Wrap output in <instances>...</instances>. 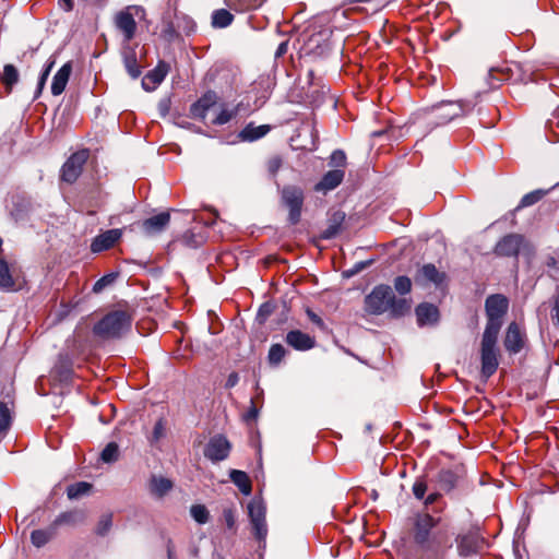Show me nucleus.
I'll return each instance as SVG.
<instances>
[{
	"mask_svg": "<svg viewBox=\"0 0 559 559\" xmlns=\"http://www.w3.org/2000/svg\"><path fill=\"white\" fill-rule=\"evenodd\" d=\"M345 176L343 169H333L328 171L322 179L316 185V191H330L341 185Z\"/></svg>",
	"mask_w": 559,
	"mask_h": 559,
	"instance_id": "nucleus-22",
	"label": "nucleus"
},
{
	"mask_svg": "<svg viewBox=\"0 0 559 559\" xmlns=\"http://www.w3.org/2000/svg\"><path fill=\"white\" fill-rule=\"evenodd\" d=\"M239 381V376L237 372H231L225 383V386L227 389L234 388Z\"/></svg>",
	"mask_w": 559,
	"mask_h": 559,
	"instance_id": "nucleus-55",
	"label": "nucleus"
},
{
	"mask_svg": "<svg viewBox=\"0 0 559 559\" xmlns=\"http://www.w3.org/2000/svg\"><path fill=\"white\" fill-rule=\"evenodd\" d=\"M11 421L10 411L3 402H0V432L9 428Z\"/></svg>",
	"mask_w": 559,
	"mask_h": 559,
	"instance_id": "nucleus-44",
	"label": "nucleus"
},
{
	"mask_svg": "<svg viewBox=\"0 0 559 559\" xmlns=\"http://www.w3.org/2000/svg\"><path fill=\"white\" fill-rule=\"evenodd\" d=\"M231 481L239 488L243 495H250L252 490L251 480L247 473L238 469L229 472Z\"/></svg>",
	"mask_w": 559,
	"mask_h": 559,
	"instance_id": "nucleus-32",
	"label": "nucleus"
},
{
	"mask_svg": "<svg viewBox=\"0 0 559 559\" xmlns=\"http://www.w3.org/2000/svg\"><path fill=\"white\" fill-rule=\"evenodd\" d=\"M112 526V515L110 513L103 514L96 525L95 533L105 536Z\"/></svg>",
	"mask_w": 559,
	"mask_h": 559,
	"instance_id": "nucleus-41",
	"label": "nucleus"
},
{
	"mask_svg": "<svg viewBox=\"0 0 559 559\" xmlns=\"http://www.w3.org/2000/svg\"><path fill=\"white\" fill-rule=\"evenodd\" d=\"M169 221L170 214L168 212H163L146 218L142 223V227L147 235H153L162 231L168 225Z\"/></svg>",
	"mask_w": 559,
	"mask_h": 559,
	"instance_id": "nucleus-23",
	"label": "nucleus"
},
{
	"mask_svg": "<svg viewBox=\"0 0 559 559\" xmlns=\"http://www.w3.org/2000/svg\"><path fill=\"white\" fill-rule=\"evenodd\" d=\"M503 345L510 354H518L524 347V334L515 322H511L507 329Z\"/></svg>",
	"mask_w": 559,
	"mask_h": 559,
	"instance_id": "nucleus-16",
	"label": "nucleus"
},
{
	"mask_svg": "<svg viewBox=\"0 0 559 559\" xmlns=\"http://www.w3.org/2000/svg\"><path fill=\"white\" fill-rule=\"evenodd\" d=\"M270 129L269 124L254 126L253 123H249L240 131L239 138L242 141H257L266 135Z\"/></svg>",
	"mask_w": 559,
	"mask_h": 559,
	"instance_id": "nucleus-29",
	"label": "nucleus"
},
{
	"mask_svg": "<svg viewBox=\"0 0 559 559\" xmlns=\"http://www.w3.org/2000/svg\"><path fill=\"white\" fill-rule=\"evenodd\" d=\"M478 96L476 95L471 99H462L459 102H447L442 103L431 111V121L436 124H444L450 122L456 117L471 112L478 103Z\"/></svg>",
	"mask_w": 559,
	"mask_h": 559,
	"instance_id": "nucleus-4",
	"label": "nucleus"
},
{
	"mask_svg": "<svg viewBox=\"0 0 559 559\" xmlns=\"http://www.w3.org/2000/svg\"><path fill=\"white\" fill-rule=\"evenodd\" d=\"M72 71L71 63H64L55 74L51 83V93L58 96L63 93Z\"/></svg>",
	"mask_w": 559,
	"mask_h": 559,
	"instance_id": "nucleus-24",
	"label": "nucleus"
},
{
	"mask_svg": "<svg viewBox=\"0 0 559 559\" xmlns=\"http://www.w3.org/2000/svg\"><path fill=\"white\" fill-rule=\"evenodd\" d=\"M394 288L395 290L401 294V295H405V294H408L412 289V281L409 277L407 276H397L395 280H394Z\"/></svg>",
	"mask_w": 559,
	"mask_h": 559,
	"instance_id": "nucleus-43",
	"label": "nucleus"
},
{
	"mask_svg": "<svg viewBox=\"0 0 559 559\" xmlns=\"http://www.w3.org/2000/svg\"><path fill=\"white\" fill-rule=\"evenodd\" d=\"M415 312L417 317V323L420 326L432 325L439 320V310L432 304H420L417 306Z\"/></svg>",
	"mask_w": 559,
	"mask_h": 559,
	"instance_id": "nucleus-20",
	"label": "nucleus"
},
{
	"mask_svg": "<svg viewBox=\"0 0 559 559\" xmlns=\"http://www.w3.org/2000/svg\"><path fill=\"white\" fill-rule=\"evenodd\" d=\"M122 61L128 74L132 79H138L142 73V68L138 62L134 48L126 47L122 50Z\"/></svg>",
	"mask_w": 559,
	"mask_h": 559,
	"instance_id": "nucleus-25",
	"label": "nucleus"
},
{
	"mask_svg": "<svg viewBox=\"0 0 559 559\" xmlns=\"http://www.w3.org/2000/svg\"><path fill=\"white\" fill-rule=\"evenodd\" d=\"M85 512L74 509L60 513L51 523L58 531L60 526H76L85 521Z\"/></svg>",
	"mask_w": 559,
	"mask_h": 559,
	"instance_id": "nucleus-21",
	"label": "nucleus"
},
{
	"mask_svg": "<svg viewBox=\"0 0 559 559\" xmlns=\"http://www.w3.org/2000/svg\"><path fill=\"white\" fill-rule=\"evenodd\" d=\"M132 324V317L123 310H115L102 318L93 328L96 336L109 340L119 338L128 332Z\"/></svg>",
	"mask_w": 559,
	"mask_h": 559,
	"instance_id": "nucleus-2",
	"label": "nucleus"
},
{
	"mask_svg": "<svg viewBox=\"0 0 559 559\" xmlns=\"http://www.w3.org/2000/svg\"><path fill=\"white\" fill-rule=\"evenodd\" d=\"M181 241L188 247H198L201 243L200 240L194 239V235L190 231L185 233Z\"/></svg>",
	"mask_w": 559,
	"mask_h": 559,
	"instance_id": "nucleus-51",
	"label": "nucleus"
},
{
	"mask_svg": "<svg viewBox=\"0 0 559 559\" xmlns=\"http://www.w3.org/2000/svg\"><path fill=\"white\" fill-rule=\"evenodd\" d=\"M556 263H557V261H556V259H555V258H552V257H550V258L548 259V261H547V265H548V266H555V265H556Z\"/></svg>",
	"mask_w": 559,
	"mask_h": 559,
	"instance_id": "nucleus-62",
	"label": "nucleus"
},
{
	"mask_svg": "<svg viewBox=\"0 0 559 559\" xmlns=\"http://www.w3.org/2000/svg\"><path fill=\"white\" fill-rule=\"evenodd\" d=\"M416 285L441 287L447 282V274L436 267L432 263L424 264L414 276Z\"/></svg>",
	"mask_w": 559,
	"mask_h": 559,
	"instance_id": "nucleus-11",
	"label": "nucleus"
},
{
	"mask_svg": "<svg viewBox=\"0 0 559 559\" xmlns=\"http://www.w3.org/2000/svg\"><path fill=\"white\" fill-rule=\"evenodd\" d=\"M116 273L104 275L103 277L95 282L93 286V292L96 294L102 293L106 287L110 286L116 281Z\"/></svg>",
	"mask_w": 559,
	"mask_h": 559,
	"instance_id": "nucleus-42",
	"label": "nucleus"
},
{
	"mask_svg": "<svg viewBox=\"0 0 559 559\" xmlns=\"http://www.w3.org/2000/svg\"><path fill=\"white\" fill-rule=\"evenodd\" d=\"M459 555L468 557L484 548L485 539L477 532L460 534L455 538Z\"/></svg>",
	"mask_w": 559,
	"mask_h": 559,
	"instance_id": "nucleus-14",
	"label": "nucleus"
},
{
	"mask_svg": "<svg viewBox=\"0 0 559 559\" xmlns=\"http://www.w3.org/2000/svg\"><path fill=\"white\" fill-rule=\"evenodd\" d=\"M499 334L483 333L480 341V374L487 380L499 367Z\"/></svg>",
	"mask_w": 559,
	"mask_h": 559,
	"instance_id": "nucleus-3",
	"label": "nucleus"
},
{
	"mask_svg": "<svg viewBox=\"0 0 559 559\" xmlns=\"http://www.w3.org/2000/svg\"><path fill=\"white\" fill-rule=\"evenodd\" d=\"M287 48H288L287 41L281 43L275 51V57L281 58L282 56H284L287 52Z\"/></svg>",
	"mask_w": 559,
	"mask_h": 559,
	"instance_id": "nucleus-58",
	"label": "nucleus"
},
{
	"mask_svg": "<svg viewBox=\"0 0 559 559\" xmlns=\"http://www.w3.org/2000/svg\"><path fill=\"white\" fill-rule=\"evenodd\" d=\"M548 193V190L544 189H537L534 191H531L526 193L520 201V204L518 205L516 210H520L522 207H527L536 204L538 201H540L546 194Z\"/></svg>",
	"mask_w": 559,
	"mask_h": 559,
	"instance_id": "nucleus-37",
	"label": "nucleus"
},
{
	"mask_svg": "<svg viewBox=\"0 0 559 559\" xmlns=\"http://www.w3.org/2000/svg\"><path fill=\"white\" fill-rule=\"evenodd\" d=\"M382 133H383V132H373V133H372V135H373V136H379V135H381Z\"/></svg>",
	"mask_w": 559,
	"mask_h": 559,
	"instance_id": "nucleus-63",
	"label": "nucleus"
},
{
	"mask_svg": "<svg viewBox=\"0 0 559 559\" xmlns=\"http://www.w3.org/2000/svg\"><path fill=\"white\" fill-rule=\"evenodd\" d=\"M55 66V60L51 59L47 62L44 71L41 72L40 76H39V80H38V84H37V94H40L45 84H46V81L50 74V71L51 69L53 68Z\"/></svg>",
	"mask_w": 559,
	"mask_h": 559,
	"instance_id": "nucleus-45",
	"label": "nucleus"
},
{
	"mask_svg": "<svg viewBox=\"0 0 559 559\" xmlns=\"http://www.w3.org/2000/svg\"><path fill=\"white\" fill-rule=\"evenodd\" d=\"M164 34L167 38L171 39L175 36H177V33L171 24H168L167 27L164 29Z\"/></svg>",
	"mask_w": 559,
	"mask_h": 559,
	"instance_id": "nucleus-59",
	"label": "nucleus"
},
{
	"mask_svg": "<svg viewBox=\"0 0 559 559\" xmlns=\"http://www.w3.org/2000/svg\"><path fill=\"white\" fill-rule=\"evenodd\" d=\"M217 95L213 91H209L203 94L195 103L190 107V114L193 118L204 119L207 111L216 105Z\"/></svg>",
	"mask_w": 559,
	"mask_h": 559,
	"instance_id": "nucleus-19",
	"label": "nucleus"
},
{
	"mask_svg": "<svg viewBox=\"0 0 559 559\" xmlns=\"http://www.w3.org/2000/svg\"><path fill=\"white\" fill-rule=\"evenodd\" d=\"M411 310V301L405 298H395L393 295L392 300H390L389 310L391 316L399 318L405 316Z\"/></svg>",
	"mask_w": 559,
	"mask_h": 559,
	"instance_id": "nucleus-33",
	"label": "nucleus"
},
{
	"mask_svg": "<svg viewBox=\"0 0 559 559\" xmlns=\"http://www.w3.org/2000/svg\"><path fill=\"white\" fill-rule=\"evenodd\" d=\"M509 308V300L501 294H495L487 297L485 301V310L487 323L485 333L499 334L502 326V319Z\"/></svg>",
	"mask_w": 559,
	"mask_h": 559,
	"instance_id": "nucleus-5",
	"label": "nucleus"
},
{
	"mask_svg": "<svg viewBox=\"0 0 559 559\" xmlns=\"http://www.w3.org/2000/svg\"><path fill=\"white\" fill-rule=\"evenodd\" d=\"M224 518L227 523V526L233 527L235 524L234 512L230 509L224 510Z\"/></svg>",
	"mask_w": 559,
	"mask_h": 559,
	"instance_id": "nucleus-57",
	"label": "nucleus"
},
{
	"mask_svg": "<svg viewBox=\"0 0 559 559\" xmlns=\"http://www.w3.org/2000/svg\"><path fill=\"white\" fill-rule=\"evenodd\" d=\"M459 481V475L451 469H442L439 472L437 483L439 487L449 492L454 489Z\"/></svg>",
	"mask_w": 559,
	"mask_h": 559,
	"instance_id": "nucleus-31",
	"label": "nucleus"
},
{
	"mask_svg": "<svg viewBox=\"0 0 559 559\" xmlns=\"http://www.w3.org/2000/svg\"><path fill=\"white\" fill-rule=\"evenodd\" d=\"M233 118V112L228 109H223L216 118L213 120V123L216 126H223L229 122Z\"/></svg>",
	"mask_w": 559,
	"mask_h": 559,
	"instance_id": "nucleus-48",
	"label": "nucleus"
},
{
	"mask_svg": "<svg viewBox=\"0 0 559 559\" xmlns=\"http://www.w3.org/2000/svg\"><path fill=\"white\" fill-rule=\"evenodd\" d=\"M392 298L393 292L389 285H378L366 296L365 310L370 314H382L389 310Z\"/></svg>",
	"mask_w": 559,
	"mask_h": 559,
	"instance_id": "nucleus-8",
	"label": "nucleus"
},
{
	"mask_svg": "<svg viewBox=\"0 0 559 559\" xmlns=\"http://www.w3.org/2000/svg\"><path fill=\"white\" fill-rule=\"evenodd\" d=\"M91 489L92 485L90 483L79 481L67 488V496L70 500L79 499L80 497L88 493Z\"/></svg>",
	"mask_w": 559,
	"mask_h": 559,
	"instance_id": "nucleus-36",
	"label": "nucleus"
},
{
	"mask_svg": "<svg viewBox=\"0 0 559 559\" xmlns=\"http://www.w3.org/2000/svg\"><path fill=\"white\" fill-rule=\"evenodd\" d=\"M281 200L283 205L289 211V223L292 225L298 224L305 200L302 189L296 186H285L281 191Z\"/></svg>",
	"mask_w": 559,
	"mask_h": 559,
	"instance_id": "nucleus-6",
	"label": "nucleus"
},
{
	"mask_svg": "<svg viewBox=\"0 0 559 559\" xmlns=\"http://www.w3.org/2000/svg\"><path fill=\"white\" fill-rule=\"evenodd\" d=\"M190 514L199 524H205L210 519L209 510L203 504H193Z\"/></svg>",
	"mask_w": 559,
	"mask_h": 559,
	"instance_id": "nucleus-39",
	"label": "nucleus"
},
{
	"mask_svg": "<svg viewBox=\"0 0 559 559\" xmlns=\"http://www.w3.org/2000/svg\"><path fill=\"white\" fill-rule=\"evenodd\" d=\"M14 272V266L0 258V289L5 292L15 290Z\"/></svg>",
	"mask_w": 559,
	"mask_h": 559,
	"instance_id": "nucleus-26",
	"label": "nucleus"
},
{
	"mask_svg": "<svg viewBox=\"0 0 559 559\" xmlns=\"http://www.w3.org/2000/svg\"><path fill=\"white\" fill-rule=\"evenodd\" d=\"M440 497H441V495L439 492H432V493L428 495L424 500L425 507L433 504L435 502H437L440 499Z\"/></svg>",
	"mask_w": 559,
	"mask_h": 559,
	"instance_id": "nucleus-56",
	"label": "nucleus"
},
{
	"mask_svg": "<svg viewBox=\"0 0 559 559\" xmlns=\"http://www.w3.org/2000/svg\"><path fill=\"white\" fill-rule=\"evenodd\" d=\"M19 71L13 64H5L1 75V82L10 92L14 84L19 82Z\"/></svg>",
	"mask_w": 559,
	"mask_h": 559,
	"instance_id": "nucleus-34",
	"label": "nucleus"
},
{
	"mask_svg": "<svg viewBox=\"0 0 559 559\" xmlns=\"http://www.w3.org/2000/svg\"><path fill=\"white\" fill-rule=\"evenodd\" d=\"M525 246V238L522 235L509 234L496 243L493 252L498 257L516 258Z\"/></svg>",
	"mask_w": 559,
	"mask_h": 559,
	"instance_id": "nucleus-10",
	"label": "nucleus"
},
{
	"mask_svg": "<svg viewBox=\"0 0 559 559\" xmlns=\"http://www.w3.org/2000/svg\"><path fill=\"white\" fill-rule=\"evenodd\" d=\"M258 417V408L254 404L253 399H251V406L249 407L247 414L245 415V418L247 420H253Z\"/></svg>",
	"mask_w": 559,
	"mask_h": 559,
	"instance_id": "nucleus-53",
	"label": "nucleus"
},
{
	"mask_svg": "<svg viewBox=\"0 0 559 559\" xmlns=\"http://www.w3.org/2000/svg\"><path fill=\"white\" fill-rule=\"evenodd\" d=\"M286 343L296 350L305 352L316 346V338L300 330H292L286 334Z\"/></svg>",
	"mask_w": 559,
	"mask_h": 559,
	"instance_id": "nucleus-17",
	"label": "nucleus"
},
{
	"mask_svg": "<svg viewBox=\"0 0 559 559\" xmlns=\"http://www.w3.org/2000/svg\"><path fill=\"white\" fill-rule=\"evenodd\" d=\"M248 512L255 537L263 540L267 535L265 507L261 501L253 500L248 504Z\"/></svg>",
	"mask_w": 559,
	"mask_h": 559,
	"instance_id": "nucleus-13",
	"label": "nucleus"
},
{
	"mask_svg": "<svg viewBox=\"0 0 559 559\" xmlns=\"http://www.w3.org/2000/svg\"><path fill=\"white\" fill-rule=\"evenodd\" d=\"M282 167V158L280 156H273L267 160V170L270 174L275 175Z\"/></svg>",
	"mask_w": 559,
	"mask_h": 559,
	"instance_id": "nucleus-49",
	"label": "nucleus"
},
{
	"mask_svg": "<svg viewBox=\"0 0 559 559\" xmlns=\"http://www.w3.org/2000/svg\"><path fill=\"white\" fill-rule=\"evenodd\" d=\"M140 13H144L143 8L139 5H129L115 15V26L122 33L123 39L127 43L132 40L135 36L138 28L135 16Z\"/></svg>",
	"mask_w": 559,
	"mask_h": 559,
	"instance_id": "nucleus-7",
	"label": "nucleus"
},
{
	"mask_svg": "<svg viewBox=\"0 0 559 559\" xmlns=\"http://www.w3.org/2000/svg\"><path fill=\"white\" fill-rule=\"evenodd\" d=\"M427 491V484L423 479H417L413 485V493L415 498L418 500H423L425 498V493Z\"/></svg>",
	"mask_w": 559,
	"mask_h": 559,
	"instance_id": "nucleus-47",
	"label": "nucleus"
},
{
	"mask_svg": "<svg viewBox=\"0 0 559 559\" xmlns=\"http://www.w3.org/2000/svg\"><path fill=\"white\" fill-rule=\"evenodd\" d=\"M167 556H168V559H175L174 558V544L170 539L167 542Z\"/></svg>",
	"mask_w": 559,
	"mask_h": 559,
	"instance_id": "nucleus-61",
	"label": "nucleus"
},
{
	"mask_svg": "<svg viewBox=\"0 0 559 559\" xmlns=\"http://www.w3.org/2000/svg\"><path fill=\"white\" fill-rule=\"evenodd\" d=\"M330 165L336 167H345L346 165V155L342 150H335L330 156Z\"/></svg>",
	"mask_w": 559,
	"mask_h": 559,
	"instance_id": "nucleus-46",
	"label": "nucleus"
},
{
	"mask_svg": "<svg viewBox=\"0 0 559 559\" xmlns=\"http://www.w3.org/2000/svg\"><path fill=\"white\" fill-rule=\"evenodd\" d=\"M286 355V349L281 344H273L269 350V362L271 365H278Z\"/></svg>",
	"mask_w": 559,
	"mask_h": 559,
	"instance_id": "nucleus-40",
	"label": "nucleus"
},
{
	"mask_svg": "<svg viewBox=\"0 0 559 559\" xmlns=\"http://www.w3.org/2000/svg\"><path fill=\"white\" fill-rule=\"evenodd\" d=\"M57 532L58 531L51 523L47 528L33 531L31 542L37 548L44 547L57 535Z\"/></svg>",
	"mask_w": 559,
	"mask_h": 559,
	"instance_id": "nucleus-30",
	"label": "nucleus"
},
{
	"mask_svg": "<svg viewBox=\"0 0 559 559\" xmlns=\"http://www.w3.org/2000/svg\"><path fill=\"white\" fill-rule=\"evenodd\" d=\"M173 481L163 476L153 475L150 479V492L156 498H163L173 489Z\"/></svg>",
	"mask_w": 559,
	"mask_h": 559,
	"instance_id": "nucleus-28",
	"label": "nucleus"
},
{
	"mask_svg": "<svg viewBox=\"0 0 559 559\" xmlns=\"http://www.w3.org/2000/svg\"><path fill=\"white\" fill-rule=\"evenodd\" d=\"M234 15L225 9L215 10L212 14V25L217 28H224L231 24Z\"/></svg>",
	"mask_w": 559,
	"mask_h": 559,
	"instance_id": "nucleus-35",
	"label": "nucleus"
},
{
	"mask_svg": "<svg viewBox=\"0 0 559 559\" xmlns=\"http://www.w3.org/2000/svg\"><path fill=\"white\" fill-rule=\"evenodd\" d=\"M344 219L345 214L343 212H334L329 218L328 227L321 233V239L329 240L334 238L341 231Z\"/></svg>",
	"mask_w": 559,
	"mask_h": 559,
	"instance_id": "nucleus-27",
	"label": "nucleus"
},
{
	"mask_svg": "<svg viewBox=\"0 0 559 559\" xmlns=\"http://www.w3.org/2000/svg\"><path fill=\"white\" fill-rule=\"evenodd\" d=\"M121 235V229H109L102 233L93 239L91 243L92 252L98 253L110 249L120 239Z\"/></svg>",
	"mask_w": 559,
	"mask_h": 559,
	"instance_id": "nucleus-18",
	"label": "nucleus"
},
{
	"mask_svg": "<svg viewBox=\"0 0 559 559\" xmlns=\"http://www.w3.org/2000/svg\"><path fill=\"white\" fill-rule=\"evenodd\" d=\"M409 537L423 559H444L452 548L450 525L426 511L412 516Z\"/></svg>",
	"mask_w": 559,
	"mask_h": 559,
	"instance_id": "nucleus-1",
	"label": "nucleus"
},
{
	"mask_svg": "<svg viewBox=\"0 0 559 559\" xmlns=\"http://www.w3.org/2000/svg\"><path fill=\"white\" fill-rule=\"evenodd\" d=\"M307 316L309 318V320L316 324L318 328H320L321 330H325V324H324V321L321 319V317H319L316 312H313L312 310L308 309L307 310Z\"/></svg>",
	"mask_w": 559,
	"mask_h": 559,
	"instance_id": "nucleus-50",
	"label": "nucleus"
},
{
	"mask_svg": "<svg viewBox=\"0 0 559 559\" xmlns=\"http://www.w3.org/2000/svg\"><path fill=\"white\" fill-rule=\"evenodd\" d=\"M60 5L64 11L70 12L73 9V0H60Z\"/></svg>",
	"mask_w": 559,
	"mask_h": 559,
	"instance_id": "nucleus-60",
	"label": "nucleus"
},
{
	"mask_svg": "<svg viewBox=\"0 0 559 559\" xmlns=\"http://www.w3.org/2000/svg\"><path fill=\"white\" fill-rule=\"evenodd\" d=\"M119 457V447L116 442H109L100 453V459L105 463H114Z\"/></svg>",
	"mask_w": 559,
	"mask_h": 559,
	"instance_id": "nucleus-38",
	"label": "nucleus"
},
{
	"mask_svg": "<svg viewBox=\"0 0 559 559\" xmlns=\"http://www.w3.org/2000/svg\"><path fill=\"white\" fill-rule=\"evenodd\" d=\"M170 70V66L160 60L156 67L148 71L142 80V86L145 91L155 90L166 78Z\"/></svg>",
	"mask_w": 559,
	"mask_h": 559,
	"instance_id": "nucleus-15",
	"label": "nucleus"
},
{
	"mask_svg": "<svg viewBox=\"0 0 559 559\" xmlns=\"http://www.w3.org/2000/svg\"><path fill=\"white\" fill-rule=\"evenodd\" d=\"M90 157L88 150H80L73 153L61 168V179L68 183H73L80 177L84 164Z\"/></svg>",
	"mask_w": 559,
	"mask_h": 559,
	"instance_id": "nucleus-9",
	"label": "nucleus"
},
{
	"mask_svg": "<svg viewBox=\"0 0 559 559\" xmlns=\"http://www.w3.org/2000/svg\"><path fill=\"white\" fill-rule=\"evenodd\" d=\"M551 320L555 324L559 325V298L555 300L554 307L551 309Z\"/></svg>",
	"mask_w": 559,
	"mask_h": 559,
	"instance_id": "nucleus-54",
	"label": "nucleus"
},
{
	"mask_svg": "<svg viewBox=\"0 0 559 559\" xmlns=\"http://www.w3.org/2000/svg\"><path fill=\"white\" fill-rule=\"evenodd\" d=\"M231 444L223 435H216L210 439L204 448V456L211 462L216 463L228 457Z\"/></svg>",
	"mask_w": 559,
	"mask_h": 559,
	"instance_id": "nucleus-12",
	"label": "nucleus"
},
{
	"mask_svg": "<svg viewBox=\"0 0 559 559\" xmlns=\"http://www.w3.org/2000/svg\"><path fill=\"white\" fill-rule=\"evenodd\" d=\"M165 427L163 424V420L159 419L155 423L154 429H153V440L157 441L164 436Z\"/></svg>",
	"mask_w": 559,
	"mask_h": 559,
	"instance_id": "nucleus-52",
	"label": "nucleus"
}]
</instances>
